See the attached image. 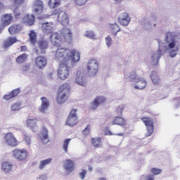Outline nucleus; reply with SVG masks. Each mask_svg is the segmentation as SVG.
Masks as SVG:
<instances>
[{"mask_svg": "<svg viewBox=\"0 0 180 180\" xmlns=\"http://www.w3.org/2000/svg\"><path fill=\"white\" fill-rule=\"evenodd\" d=\"M70 63H59V68L58 70V77L60 79H67L70 75Z\"/></svg>", "mask_w": 180, "mask_h": 180, "instance_id": "nucleus-4", "label": "nucleus"}, {"mask_svg": "<svg viewBox=\"0 0 180 180\" xmlns=\"http://www.w3.org/2000/svg\"><path fill=\"white\" fill-rule=\"evenodd\" d=\"M30 41L32 46H36V41L37 40V34L34 30H31L29 34Z\"/></svg>", "mask_w": 180, "mask_h": 180, "instance_id": "nucleus-28", "label": "nucleus"}, {"mask_svg": "<svg viewBox=\"0 0 180 180\" xmlns=\"http://www.w3.org/2000/svg\"><path fill=\"white\" fill-rule=\"evenodd\" d=\"M85 175H86V170L83 169L82 172L79 173V178L81 179H85Z\"/></svg>", "mask_w": 180, "mask_h": 180, "instance_id": "nucleus-48", "label": "nucleus"}, {"mask_svg": "<svg viewBox=\"0 0 180 180\" xmlns=\"http://www.w3.org/2000/svg\"><path fill=\"white\" fill-rule=\"evenodd\" d=\"M67 99H68V94L64 92V91H59L57 93L56 97V103L58 105H63V103H65L67 102Z\"/></svg>", "mask_w": 180, "mask_h": 180, "instance_id": "nucleus-14", "label": "nucleus"}, {"mask_svg": "<svg viewBox=\"0 0 180 180\" xmlns=\"http://www.w3.org/2000/svg\"><path fill=\"white\" fill-rule=\"evenodd\" d=\"M12 165L8 162H4L1 165V169L6 173L11 172V171H12Z\"/></svg>", "mask_w": 180, "mask_h": 180, "instance_id": "nucleus-29", "label": "nucleus"}, {"mask_svg": "<svg viewBox=\"0 0 180 180\" xmlns=\"http://www.w3.org/2000/svg\"><path fill=\"white\" fill-rule=\"evenodd\" d=\"M26 50H27V48L26 47V46H22L20 47V51H26Z\"/></svg>", "mask_w": 180, "mask_h": 180, "instance_id": "nucleus-51", "label": "nucleus"}, {"mask_svg": "<svg viewBox=\"0 0 180 180\" xmlns=\"http://www.w3.org/2000/svg\"><path fill=\"white\" fill-rule=\"evenodd\" d=\"M90 131H91V125L89 124L86 126V129L82 131V133L84 136H88Z\"/></svg>", "mask_w": 180, "mask_h": 180, "instance_id": "nucleus-44", "label": "nucleus"}, {"mask_svg": "<svg viewBox=\"0 0 180 180\" xmlns=\"http://www.w3.org/2000/svg\"><path fill=\"white\" fill-rule=\"evenodd\" d=\"M98 67V61L95 59H91L87 64V71L91 75H96Z\"/></svg>", "mask_w": 180, "mask_h": 180, "instance_id": "nucleus-11", "label": "nucleus"}, {"mask_svg": "<svg viewBox=\"0 0 180 180\" xmlns=\"http://www.w3.org/2000/svg\"><path fill=\"white\" fill-rule=\"evenodd\" d=\"M22 25L20 24H13L8 28V32L10 34H15V33H19L22 30Z\"/></svg>", "mask_w": 180, "mask_h": 180, "instance_id": "nucleus-24", "label": "nucleus"}, {"mask_svg": "<svg viewBox=\"0 0 180 180\" xmlns=\"http://www.w3.org/2000/svg\"><path fill=\"white\" fill-rule=\"evenodd\" d=\"M51 41L53 46H61L63 43L72 41V32L70 28L62 29L60 33H53L51 35Z\"/></svg>", "mask_w": 180, "mask_h": 180, "instance_id": "nucleus-2", "label": "nucleus"}, {"mask_svg": "<svg viewBox=\"0 0 180 180\" xmlns=\"http://www.w3.org/2000/svg\"><path fill=\"white\" fill-rule=\"evenodd\" d=\"M13 13L15 19H20L22 18V14H20V11L18 8H15L13 11Z\"/></svg>", "mask_w": 180, "mask_h": 180, "instance_id": "nucleus-42", "label": "nucleus"}, {"mask_svg": "<svg viewBox=\"0 0 180 180\" xmlns=\"http://www.w3.org/2000/svg\"><path fill=\"white\" fill-rule=\"evenodd\" d=\"M75 82L78 85H81V86H85L86 85V81L83 76H77Z\"/></svg>", "mask_w": 180, "mask_h": 180, "instance_id": "nucleus-31", "label": "nucleus"}, {"mask_svg": "<svg viewBox=\"0 0 180 180\" xmlns=\"http://www.w3.org/2000/svg\"><path fill=\"white\" fill-rule=\"evenodd\" d=\"M39 120L36 118L28 119L26 121L27 126L29 129H31L32 131H37V122Z\"/></svg>", "mask_w": 180, "mask_h": 180, "instance_id": "nucleus-19", "label": "nucleus"}, {"mask_svg": "<svg viewBox=\"0 0 180 180\" xmlns=\"http://www.w3.org/2000/svg\"><path fill=\"white\" fill-rule=\"evenodd\" d=\"M92 169H93L92 167L89 166V171L90 172H92Z\"/></svg>", "mask_w": 180, "mask_h": 180, "instance_id": "nucleus-55", "label": "nucleus"}, {"mask_svg": "<svg viewBox=\"0 0 180 180\" xmlns=\"http://www.w3.org/2000/svg\"><path fill=\"white\" fill-rule=\"evenodd\" d=\"M158 53H159L158 56V60L161 58V50L158 49Z\"/></svg>", "mask_w": 180, "mask_h": 180, "instance_id": "nucleus-52", "label": "nucleus"}, {"mask_svg": "<svg viewBox=\"0 0 180 180\" xmlns=\"http://www.w3.org/2000/svg\"><path fill=\"white\" fill-rule=\"evenodd\" d=\"M34 15L27 14L23 18L22 22L27 26H33L34 25Z\"/></svg>", "mask_w": 180, "mask_h": 180, "instance_id": "nucleus-21", "label": "nucleus"}, {"mask_svg": "<svg viewBox=\"0 0 180 180\" xmlns=\"http://www.w3.org/2000/svg\"><path fill=\"white\" fill-rule=\"evenodd\" d=\"M4 141L6 144L10 147H17L19 144V142H18V139H16L15 135L11 132L6 134L4 136Z\"/></svg>", "mask_w": 180, "mask_h": 180, "instance_id": "nucleus-10", "label": "nucleus"}, {"mask_svg": "<svg viewBox=\"0 0 180 180\" xmlns=\"http://www.w3.org/2000/svg\"><path fill=\"white\" fill-rule=\"evenodd\" d=\"M147 180H154V177L153 176H148Z\"/></svg>", "mask_w": 180, "mask_h": 180, "instance_id": "nucleus-53", "label": "nucleus"}, {"mask_svg": "<svg viewBox=\"0 0 180 180\" xmlns=\"http://www.w3.org/2000/svg\"><path fill=\"white\" fill-rule=\"evenodd\" d=\"M27 150L15 148L13 150V157L18 161H25L28 157Z\"/></svg>", "mask_w": 180, "mask_h": 180, "instance_id": "nucleus-9", "label": "nucleus"}, {"mask_svg": "<svg viewBox=\"0 0 180 180\" xmlns=\"http://www.w3.org/2000/svg\"><path fill=\"white\" fill-rule=\"evenodd\" d=\"M117 136H122V134H117Z\"/></svg>", "mask_w": 180, "mask_h": 180, "instance_id": "nucleus-60", "label": "nucleus"}, {"mask_svg": "<svg viewBox=\"0 0 180 180\" xmlns=\"http://www.w3.org/2000/svg\"><path fill=\"white\" fill-rule=\"evenodd\" d=\"M126 120L122 117H115L112 121V124L117 126H126Z\"/></svg>", "mask_w": 180, "mask_h": 180, "instance_id": "nucleus-25", "label": "nucleus"}, {"mask_svg": "<svg viewBox=\"0 0 180 180\" xmlns=\"http://www.w3.org/2000/svg\"><path fill=\"white\" fill-rule=\"evenodd\" d=\"M85 36L88 39H95V34L92 31H86Z\"/></svg>", "mask_w": 180, "mask_h": 180, "instance_id": "nucleus-43", "label": "nucleus"}, {"mask_svg": "<svg viewBox=\"0 0 180 180\" xmlns=\"http://www.w3.org/2000/svg\"><path fill=\"white\" fill-rule=\"evenodd\" d=\"M155 57H157V53H154V54L152 56V58H153V60H155L154 58H155Z\"/></svg>", "mask_w": 180, "mask_h": 180, "instance_id": "nucleus-54", "label": "nucleus"}, {"mask_svg": "<svg viewBox=\"0 0 180 180\" xmlns=\"http://www.w3.org/2000/svg\"><path fill=\"white\" fill-rule=\"evenodd\" d=\"M150 171L153 175H159L162 172L161 169L157 168H152Z\"/></svg>", "mask_w": 180, "mask_h": 180, "instance_id": "nucleus-45", "label": "nucleus"}, {"mask_svg": "<svg viewBox=\"0 0 180 180\" xmlns=\"http://www.w3.org/2000/svg\"><path fill=\"white\" fill-rule=\"evenodd\" d=\"M60 91H70L71 89V87L70 86V84L65 83L60 87Z\"/></svg>", "mask_w": 180, "mask_h": 180, "instance_id": "nucleus-41", "label": "nucleus"}, {"mask_svg": "<svg viewBox=\"0 0 180 180\" xmlns=\"http://www.w3.org/2000/svg\"><path fill=\"white\" fill-rule=\"evenodd\" d=\"M166 43L168 44L167 47L169 50V56L172 57V58H174V57H176V53L178 50H179V48L176 46V40H175V37L172 35L170 32H168L166 35ZM172 49H174L172 50Z\"/></svg>", "mask_w": 180, "mask_h": 180, "instance_id": "nucleus-3", "label": "nucleus"}, {"mask_svg": "<svg viewBox=\"0 0 180 180\" xmlns=\"http://www.w3.org/2000/svg\"><path fill=\"white\" fill-rule=\"evenodd\" d=\"M14 91H20V89H15Z\"/></svg>", "mask_w": 180, "mask_h": 180, "instance_id": "nucleus-57", "label": "nucleus"}, {"mask_svg": "<svg viewBox=\"0 0 180 180\" xmlns=\"http://www.w3.org/2000/svg\"><path fill=\"white\" fill-rule=\"evenodd\" d=\"M27 57L28 56L27 53H22L16 58V63L18 64H23V63L26 62L27 60Z\"/></svg>", "mask_w": 180, "mask_h": 180, "instance_id": "nucleus-30", "label": "nucleus"}, {"mask_svg": "<svg viewBox=\"0 0 180 180\" xmlns=\"http://www.w3.org/2000/svg\"><path fill=\"white\" fill-rule=\"evenodd\" d=\"M141 120L144 123L147 132L146 134V137H150L154 133V120L148 117H143Z\"/></svg>", "mask_w": 180, "mask_h": 180, "instance_id": "nucleus-5", "label": "nucleus"}, {"mask_svg": "<svg viewBox=\"0 0 180 180\" xmlns=\"http://www.w3.org/2000/svg\"><path fill=\"white\" fill-rule=\"evenodd\" d=\"M79 52L77 50H70L67 48H58L55 52V60L58 61L59 64H65L72 61L78 63L79 61Z\"/></svg>", "mask_w": 180, "mask_h": 180, "instance_id": "nucleus-1", "label": "nucleus"}, {"mask_svg": "<svg viewBox=\"0 0 180 180\" xmlns=\"http://www.w3.org/2000/svg\"><path fill=\"white\" fill-rule=\"evenodd\" d=\"M60 5H61V0H54L53 2V0H49V6L52 9H54V8H58Z\"/></svg>", "mask_w": 180, "mask_h": 180, "instance_id": "nucleus-32", "label": "nucleus"}, {"mask_svg": "<svg viewBox=\"0 0 180 180\" xmlns=\"http://www.w3.org/2000/svg\"><path fill=\"white\" fill-rule=\"evenodd\" d=\"M51 161H53V159H51V158H48V159L41 160L40 162L39 166V169H44V168L46 167V165H49V164H50V162H51Z\"/></svg>", "mask_w": 180, "mask_h": 180, "instance_id": "nucleus-35", "label": "nucleus"}, {"mask_svg": "<svg viewBox=\"0 0 180 180\" xmlns=\"http://www.w3.org/2000/svg\"><path fill=\"white\" fill-rule=\"evenodd\" d=\"M123 110H124V105H119L117 108L116 114L118 116H120L122 115V113H123Z\"/></svg>", "mask_w": 180, "mask_h": 180, "instance_id": "nucleus-40", "label": "nucleus"}, {"mask_svg": "<svg viewBox=\"0 0 180 180\" xmlns=\"http://www.w3.org/2000/svg\"><path fill=\"white\" fill-rule=\"evenodd\" d=\"M45 134L42 136V137L41 138V140L42 141V143H44V144H47V143H49L50 141V140H49V130H47L46 128H44Z\"/></svg>", "mask_w": 180, "mask_h": 180, "instance_id": "nucleus-37", "label": "nucleus"}, {"mask_svg": "<svg viewBox=\"0 0 180 180\" xmlns=\"http://www.w3.org/2000/svg\"><path fill=\"white\" fill-rule=\"evenodd\" d=\"M18 41V39L15 37H8L6 41H4V49H8V47H11V46L15 44Z\"/></svg>", "mask_w": 180, "mask_h": 180, "instance_id": "nucleus-26", "label": "nucleus"}, {"mask_svg": "<svg viewBox=\"0 0 180 180\" xmlns=\"http://www.w3.org/2000/svg\"><path fill=\"white\" fill-rule=\"evenodd\" d=\"M34 64L39 70H43L47 65V59L44 56H37L34 58Z\"/></svg>", "mask_w": 180, "mask_h": 180, "instance_id": "nucleus-13", "label": "nucleus"}, {"mask_svg": "<svg viewBox=\"0 0 180 180\" xmlns=\"http://www.w3.org/2000/svg\"><path fill=\"white\" fill-rule=\"evenodd\" d=\"M91 143L94 148H102L103 147L102 138L101 137L91 138Z\"/></svg>", "mask_w": 180, "mask_h": 180, "instance_id": "nucleus-23", "label": "nucleus"}, {"mask_svg": "<svg viewBox=\"0 0 180 180\" xmlns=\"http://www.w3.org/2000/svg\"><path fill=\"white\" fill-rule=\"evenodd\" d=\"M150 78L154 85H160L161 79H160V77L158 76V74L156 72L153 71L151 72Z\"/></svg>", "mask_w": 180, "mask_h": 180, "instance_id": "nucleus-27", "label": "nucleus"}, {"mask_svg": "<svg viewBox=\"0 0 180 180\" xmlns=\"http://www.w3.org/2000/svg\"><path fill=\"white\" fill-rule=\"evenodd\" d=\"M63 167L68 172H72L75 169V162L74 160L67 159L63 163Z\"/></svg>", "mask_w": 180, "mask_h": 180, "instance_id": "nucleus-16", "label": "nucleus"}, {"mask_svg": "<svg viewBox=\"0 0 180 180\" xmlns=\"http://www.w3.org/2000/svg\"><path fill=\"white\" fill-rule=\"evenodd\" d=\"M25 140L27 143V146H30V144H32V141L30 139V136H26L25 138Z\"/></svg>", "mask_w": 180, "mask_h": 180, "instance_id": "nucleus-49", "label": "nucleus"}, {"mask_svg": "<svg viewBox=\"0 0 180 180\" xmlns=\"http://www.w3.org/2000/svg\"><path fill=\"white\" fill-rule=\"evenodd\" d=\"M106 102V98L103 96H96L94 101L91 103L90 109L91 110H96L98 106H101L103 103Z\"/></svg>", "mask_w": 180, "mask_h": 180, "instance_id": "nucleus-12", "label": "nucleus"}, {"mask_svg": "<svg viewBox=\"0 0 180 180\" xmlns=\"http://www.w3.org/2000/svg\"><path fill=\"white\" fill-rule=\"evenodd\" d=\"M118 22L122 26H127L130 22V16L127 13H123L122 14L120 15L118 18Z\"/></svg>", "mask_w": 180, "mask_h": 180, "instance_id": "nucleus-17", "label": "nucleus"}, {"mask_svg": "<svg viewBox=\"0 0 180 180\" xmlns=\"http://www.w3.org/2000/svg\"><path fill=\"white\" fill-rule=\"evenodd\" d=\"M110 27L111 33H112L114 36H116V34L118 32H120V27H119V25H117V24H111Z\"/></svg>", "mask_w": 180, "mask_h": 180, "instance_id": "nucleus-36", "label": "nucleus"}, {"mask_svg": "<svg viewBox=\"0 0 180 180\" xmlns=\"http://www.w3.org/2000/svg\"><path fill=\"white\" fill-rule=\"evenodd\" d=\"M25 0H14V4L15 5H20V4H23Z\"/></svg>", "mask_w": 180, "mask_h": 180, "instance_id": "nucleus-50", "label": "nucleus"}, {"mask_svg": "<svg viewBox=\"0 0 180 180\" xmlns=\"http://www.w3.org/2000/svg\"><path fill=\"white\" fill-rule=\"evenodd\" d=\"M100 180H106L105 178H100Z\"/></svg>", "mask_w": 180, "mask_h": 180, "instance_id": "nucleus-58", "label": "nucleus"}, {"mask_svg": "<svg viewBox=\"0 0 180 180\" xmlns=\"http://www.w3.org/2000/svg\"><path fill=\"white\" fill-rule=\"evenodd\" d=\"M70 141H71V139H66L64 140L63 143V149L65 153H68V146L70 145Z\"/></svg>", "mask_w": 180, "mask_h": 180, "instance_id": "nucleus-38", "label": "nucleus"}, {"mask_svg": "<svg viewBox=\"0 0 180 180\" xmlns=\"http://www.w3.org/2000/svg\"><path fill=\"white\" fill-rule=\"evenodd\" d=\"M44 11L43 1L41 0H36L34 3V11L36 15H41Z\"/></svg>", "mask_w": 180, "mask_h": 180, "instance_id": "nucleus-15", "label": "nucleus"}, {"mask_svg": "<svg viewBox=\"0 0 180 180\" xmlns=\"http://www.w3.org/2000/svg\"><path fill=\"white\" fill-rule=\"evenodd\" d=\"M146 85H147V83L146 82V81L139 80L136 83V85L134 86V89L143 90L146 88Z\"/></svg>", "mask_w": 180, "mask_h": 180, "instance_id": "nucleus-33", "label": "nucleus"}, {"mask_svg": "<svg viewBox=\"0 0 180 180\" xmlns=\"http://www.w3.org/2000/svg\"><path fill=\"white\" fill-rule=\"evenodd\" d=\"M13 21V17H12V14H4L1 17V22L3 23V26H9L11 23Z\"/></svg>", "mask_w": 180, "mask_h": 180, "instance_id": "nucleus-20", "label": "nucleus"}, {"mask_svg": "<svg viewBox=\"0 0 180 180\" xmlns=\"http://www.w3.org/2000/svg\"><path fill=\"white\" fill-rule=\"evenodd\" d=\"M20 109V105L18 103H15L11 106V110H13L14 112H16V110H19Z\"/></svg>", "mask_w": 180, "mask_h": 180, "instance_id": "nucleus-46", "label": "nucleus"}, {"mask_svg": "<svg viewBox=\"0 0 180 180\" xmlns=\"http://www.w3.org/2000/svg\"><path fill=\"white\" fill-rule=\"evenodd\" d=\"M53 23L51 22H45L42 24L41 30L44 33H46V34L53 33Z\"/></svg>", "mask_w": 180, "mask_h": 180, "instance_id": "nucleus-22", "label": "nucleus"}, {"mask_svg": "<svg viewBox=\"0 0 180 180\" xmlns=\"http://www.w3.org/2000/svg\"><path fill=\"white\" fill-rule=\"evenodd\" d=\"M78 110L72 109L66 120L65 125L69 126V127H74V126H77L78 124L79 120H78V115H77V112Z\"/></svg>", "mask_w": 180, "mask_h": 180, "instance_id": "nucleus-6", "label": "nucleus"}, {"mask_svg": "<svg viewBox=\"0 0 180 180\" xmlns=\"http://www.w3.org/2000/svg\"><path fill=\"white\" fill-rule=\"evenodd\" d=\"M105 41L108 47H110V46H112V38L110 37H107Z\"/></svg>", "mask_w": 180, "mask_h": 180, "instance_id": "nucleus-47", "label": "nucleus"}, {"mask_svg": "<svg viewBox=\"0 0 180 180\" xmlns=\"http://www.w3.org/2000/svg\"><path fill=\"white\" fill-rule=\"evenodd\" d=\"M18 91H12L10 94L5 95L4 96V99H5L6 101H11V99L15 98V96H18Z\"/></svg>", "mask_w": 180, "mask_h": 180, "instance_id": "nucleus-34", "label": "nucleus"}, {"mask_svg": "<svg viewBox=\"0 0 180 180\" xmlns=\"http://www.w3.org/2000/svg\"><path fill=\"white\" fill-rule=\"evenodd\" d=\"M109 134H110V136H113V134H112V132H110V131H109Z\"/></svg>", "mask_w": 180, "mask_h": 180, "instance_id": "nucleus-56", "label": "nucleus"}, {"mask_svg": "<svg viewBox=\"0 0 180 180\" xmlns=\"http://www.w3.org/2000/svg\"><path fill=\"white\" fill-rule=\"evenodd\" d=\"M38 49H34V53L37 55L39 54H46V51L49 49V40L47 39H40L37 42Z\"/></svg>", "mask_w": 180, "mask_h": 180, "instance_id": "nucleus-8", "label": "nucleus"}, {"mask_svg": "<svg viewBox=\"0 0 180 180\" xmlns=\"http://www.w3.org/2000/svg\"><path fill=\"white\" fill-rule=\"evenodd\" d=\"M88 2V0H74V3L77 6H82L85 5Z\"/></svg>", "mask_w": 180, "mask_h": 180, "instance_id": "nucleus-39", "label": "nucleus"}, {"mask_svg": "<svg viewBox=\"0 0 180 180\" xmlns=\"http://www.w3.org/2000/svg\"><path fill=\"white\" fill-rule=\"evenodd\" d=\"M117 2H120L122 0H115Z\"/></svg>", "mask_w": 180, "mask_h": 180, "instance_id": "nucleus-59", "label": "nucleus"}, {"mask_svg": "<svg viewBox=\"0 0 180 180\" xmlns=\"http://www.w3.org/2000/svg\"><path fill=\"white\" fill-rule=\"evenodd\" d=\"M55 15H58V20L62 26H68L70 25V18L65 11H61L59 8L56 10Z\"/></svg>", "mask_w": 180, "mask_h": 180, "instance_id": "nucleus-7", "label": "nucleus"}, {"mask_svg": "<svg viewBox=\"0 0 180 180\" xmlns=\"http://www.w3.org/2000/svg\"><path fill=\"white\" fill-rule=\"evenodd\" d=\"M41 104L40 108H39V112H41V113H46V111L47 109H49V106H50V102L46 97H41Z\"/></svg>", "mask_w": 180, "mask_h": 180, "instance_id": "nucleus-18", "label": "nucleus"}]
</instances>
